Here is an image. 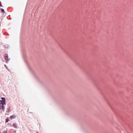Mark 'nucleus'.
I'll return each mask as SVG.
<instances>
[{"label": "nucleus", "instance_id": "nucleus-1", "mask_svg": "<svg viewBox=\"0 0 133 133\" xmlns=\"http://www.w3.org/2000/svg\"><path fill=\"white\" fill-rule=\"evenodd\" d=\"M5 104V102L4 101H3L0 103V107L1 109H2L3 111H4V105Z\"/></svg>", "mask_w": 133, "mask_h": 133}, {"label": "nucleus", "instance_id": "nucleus-2", "mask_svg": "<svg viewBox=\"0 0 133 133\" xmlns=\"http://www.w3.org/2000/svg\"><path fill=\"white\" fill-rule=\"evenodd\" d=\"M4 58L5 60H6V62H8V56L7 54H6L4 55Z\"/></svg>", "mask_w": 133, "mask_h": 133}, {"label": "nucleus", "instance_id": "nucleus-3", "mask_svg": "<svg viewBox=\"0 0 133 133\" xmlns=\"http://www.w3.org/2000/svg\"><path fill=\"white\" fill-rule=\"evenodd\" d=\"M16 117V116L15 115H12V116H10V118L11 119H14V118H15Z\"/></svg>", "mask_w": 133, "mask_h": 133}, {"label": "nucleus", "instance_id": "nucleus-4", "mask_svg": "<svg viewBox=\"0 0 133 133\" xmlns=\"http://www.w3.org/2000/svg\"><path fill=\"white\" fill-rule=\"evenodd\" d=\"M1 11L3 13H4V11L3 9H1Z\"/></svg>", "mask_w": 133, "mask_h": 133}, {"label": "nucleus", "instance_id": "nucleus-5", "mask_svg": "<svg viewBox=\"0 0 133 133\" xmlns=\"http://www.w3.org/2000/svg\"><path fill=\"white\" fill-rule=\"evenodd\" d=\"M7 130H5L3 132V133H7Z\"/></svg>", "mask_w": 133, "mask_h": 133}, {"label": "nucleus", "instance_id": "nucleus-6", "mask_svg": "<svg viewBox=\"0 0 133 133\" xmlns=\"http://www.w3.org/2000/svg\"><path fill=\"white\" fill-rule=\"evenodd\" d=\"M9 121V120L8 119H6V122H8Z\"/></svg>", "mask_w": 133, "mask_h": 133}, {"label": "nucleus", "instance_id": "nucleus-7", "mask_svg": "<svg viewBox=\"0 0 133 133\" xmlns=\"http://www.w3.org/2000/svg\"><path fill=\"white\" fill-rule=\"evenodd\" d=\"M16 130H14L12 133H16Z\"/></svg>", "mask_w": 133, "mask_h": 133}, {"label": "nucleus", "instance_id": "nucleus-8", "mask_svg": "<svg viewBox=\"0 0 133 133\" xmlns=\"http://www.w3.org/2000/svg\"><path fill=\"white\" fill-rule=\"evenodd\" d=\"M0 6H2V5H1V2L0 1Z\"/></svg>", "mask_w": 133, "mask_h": 133}, {"label": "nucleus", "instance_id": "nucleus-9", "mask_svg": "<svg viewBox=\"0 0 133 133\" xmlns=\"http://www.w3.org/2000/svg\"><path fill=\"white\" fill-rule=\"evenodd\" d=\"M3 98L5 100V98H2V100H3Z\"/></svg>", "mask_w": 133, "mask_h": 133}, {"label": "nucleus", "instance_id": "nucleus-10", "mask_svg": "<svg viewBox=\"0 0 133 133\" xmlns=\"http://www.w3.org/2000/svg\"><path fill=\"white\" fill-rule=\"evenodd\" d=\"M14 125H15V124H13V126H14Z\"/></svg>", "mask_w": 133, "mask_h": 133}]
</instances>
